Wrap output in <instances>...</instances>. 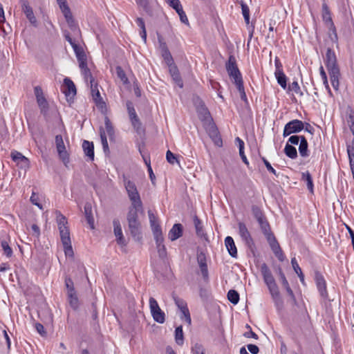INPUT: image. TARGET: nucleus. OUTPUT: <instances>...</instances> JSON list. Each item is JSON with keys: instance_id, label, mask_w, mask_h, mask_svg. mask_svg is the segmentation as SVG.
Here are the masks:
<instances>
[{"instance_id": "nucleus-49", "label": "nucleus", "mask_w": 354, "mask_h": 354, "mask_svg": "<svg viewBox=\"0 0 354 354\" xmlns=\"http://www.w3.org/2000/svg\"><path fill=\"white\" fill-rule=\"evenodd\" d=\"M64 35L66 40L68 41L69 42V44L71 45V46L73 47L75 53L82 48L81 46H80L79 45H77L75 43V41L72 39V37H71V35L68 32H65Z\"/></svg>"}, {"instance_id": "nucleus-16", "label": "nucleus", "mask_w": 354, "mask_h": 354, "mask_svg": "<svg viewBox=\"0 0 354 354\" xmlns=\"http://www.w3.org/2000/svg\"><path fill=\"white\" fill-rule=\"evenodd\" d=\"M196 259L202 276L204 280L206 281L209 278V272L207 266V259L205 254L202 251L198 252Z\"/></svg>"}, {"instance_id": "nucleus-50", "label": "nucleus", "mask_w": 354, "mask_h": 354, "mask_svg": "<svg viewBox=\"0 0 354 354\" xmlns=\"http://www.w3.org/2000/svg\"><path fill=\"white\" fill-rule=\"evenodd\" d=\"M126 106H127V111H128L130 120L138 116V115L136 112V110L134 109L133 104L131 101H127L126 102Z\"/></svg>"}, {"instance_id": "nucleus-7", "label": "nucleus", "mask_w": 354, "mask_h": 354, "mask_svg": "<svg viewBox=\"0 0 354 354\" xmlns=\"http://www.w3.org/2000/svg\"><path fill=\"white\" fill-rule=\"evenodd\" d=\"M324 61L328 73L339 70L335 53L330 48L327 49Z\"/></svg>"}, {"instance_id": "nucleus-25", "label": "nucleus", "mask_w": 354, "mask_h": 354, "mask_svg": "<svg viewBox=\"0 0 354 354\" xmlns=\"http://www.w3.org/2000/svg\"><path fill=\"white\" fill-rule=\"evenodd\" d=\"M169 71L172 77L173 80L175 83L180 87H183V82L180 77L179 71L176 65H171V66L169 67Z\"/></svg>"}, {"instance_id": "nucleus-14", "label": "nucleus", "mask_w": 354, "mask_h": 354, "mask_svg": "<svg viewBox=\"0 0 354 354\" xmlns=\"http://www.w3.org/2000/svg\"><path fill=\"white\" fill-rule=\"evenodd\" d=\"M267 241L268 242L272 251L277 257L279 261H283L285 259V256L276 237L274 236L271 238H269L267 239Z\"/></svg>"}, {"instance_id": "nucleus-2", "label": "nucleus", "mask_w": 354, "mask_h": 354, "mask_svg": "<svg viewBox=\"0 0 354 354\" xmlns=\"http://www.w3.org/2000/svg\"><path fill=\"white\" fill-rule=\"evenodd\" d=\"M142 212L143 207L129 209L127 215L129 232L136 241H140L142 239L141 223L138 218V213Z\"/></svg>"}, {"instance_id": "nucleus-59", "label": "nucleus", "mask_w": 354, "mask_h": 354, "mask_svg": "<svg viewBox=\"0 0 354 354\" xmlns=\"http://www.w3.org/2000/svg\"><path fill=\"white\" fill-rule=\"evenodd\" d=\"M236 86L240 93L241 99L245 102H247V96L243 86V82H239V84H236Z\"/></svg>"}, {"instance_id": "nucleus-21", "label": "nucleus", "mask_w": 354, "mask_h": 354, "mask_svg": "<svg viewBox=\"0 0 354 354\" xmlns=\"http://www.w3.org/2000/svg\"><path fill=\"white\" fill-rule=\"evenodd\" d=\"M322 19L323 21L329 26L330 30L336 31L334 23L332 20L330 9L325 2L322 4Z\"/></svg>"}, {"instance_id": "nucleus-63", "label": "nucleus", "mask_w": 354, "mask_h": 354, "mask_svg": "<svg viewBox=\"0 0 354 354\" xmlns=\"http://www.w3.org/2000/svg\"><path fill=\"white\" fill-rule=\"evenodd\" d=\"M288 88L289 90L293 91L295 93L299 94V95H303V93L301 91L299 84L297 81H294Z\"/></svg>"}, {"instance_id": "nucleus-42", "label": "nucleus", "mask_w": 354, "mask_h": 354, "mask_svg": "<svg viewBox=\"0 0 354 354\" xmlns=\"http://www.w3.org/2000/svg\"><path fill=\"white\" fill-rule=\"evenodd\" d=\"M130 121L131 122L133 127L138 133L140 134L141 133L144 132V129L142 127V122H140L138 116L132 118L131 120H130Z\"/></svg>"}, {"instance_id": "nucleus-9", "label": "nucleus", "mask_w": 354, "mask_h": 354, "mask_svg": "<svg viewBox=\"0 0 354 354\" xmlns=\"http://www.w3.org/2000/svg\"><path fill=\"white\" fill-rule=\"evenodd\" d=\"M304 128V124L301 120L295 119L288 122L283 129V136L286 137L292 133L300 132Z\"/></svg>"}, {"instance_id": "nucleus-48", "label": "nucleus", "mask_w": 354, "mask_h": 354, "mask_svg": "<svg viewBox=\"0 0 354 354\" xmlns=\"http://www.w3.org/2000/svg\"><path fill=\"white\" fill-rule=\"evenodd\" d=\"M116 73H117V76L119 79H120V80L124 84H127L129 83V80L125 74V72L124 71V70L122 68L121 66H117L116 68Z\"/></svg>"}, {"instance_id": "nucleus-40", "label": "nucleus", "mask_w": 354, "mask_h": 354, "mask_svg": "<svg viewBox=\"0 0 354 354\" xmlns=\"http://www.w3.org/2000/svg\"><path fill=\"white\" fill-rule=\"evenodd\" d=\"M136 22L138 25V27H140V36L142 38V39L144 40L145 42H146L147 41V32H146V28H145V21L144 20L140 18V17H138L136 20Z\"/></svg>"}, {"instance_id": "nucleus-6", "label": "nucleus", "mask_w": 354, "mask_h": 354, "mask_svg": "<svg viewBox=\"0 0 354 354\" xmlns=\"http://www.w3.org/2000/svg\"><path fill=\"white\" fill-rule=\"evenodd\" d=\"M149 308L153 319L158 323L163 324L165 321V314L153 297L149 298Z\"/></svg>"}, {"instance_id": "nucleus-29", "label": "nucleus", "mask_w": 354, "mask_h": 354, "mask_svg": "<svg viewBox=\"0 0 354 354\" xmlns=\"http://www.w3.org/2000/svg\"><path fill=\"white\" fill-rule=\"evenodd\" d=\"M75 55L78 60L79 66L81 69V71L88 68L87 66L86 56L84 50L82 48L80 50L76 51Z\"/></svg>"}, {"instance_id": "nucleus-34", "label": "nucleus", "mask_w": 354, "mask_h": 354, "mask_svg": "<svg viewBox=\"0 0 354 354\" xmlns=\"http://www.w3.org/2000/svg\"><path fill=\"white\" fill-rule=\"evenodd\" d=\"M285 154L291 159H295L297 157L296 148L292 145L287 143L284 148Z\"/></svg>"}, {"instance_id": "nucleus-52", "label": "nucleus", "mask_w": 354, "mask_h": 354, "mask_svg": "<svg viewBox=\"0 0 354 354\" xmlns=\"http://www.w3.org/2000/svg\"><path fill=\"white\" fill-rule=\"evenodd\" d=\"M161 55L163 59L165 60V63L168 66V67L171 66V65H175L174 62V59L169 51L165 52V53H162Z\"/></svg>"}, {"instance_id": "nucleus-23", "label": "nucleus", "mask_w": 354, "mask_h": 354, "mask_svg": "<svg viewBox=\"0 0 354 354\" xmlns=\"http://www.w3.org/2000/svg\"><path fill=\"white\" fill-rule=\"evenodd\" d=\"M183 232V225L180 223H176L169 230L168 237L171 241H176V239L182 236Z\"/></svg>"}, {"instance_id": "nucleus-22", "label": "nucleus", "mask_w": 354, "mask_h": 354, "mask_svg": "<svg viewBox=\"0 0 354 354\" xmlns=\"http://www.w3.org/2000/svg\"><path fill=\"white\" fill-rule=\"evenodd\" d=\"M199 102L196 105V111L201 120H212L210 113L207 108L205 105L204 102L201 100H198Z\"/></svg>"}, {"instance_id": "nucleus-64", "label": "nucleus", "mask_w": 354, "mask_h": 354, "mask_svg": "<svg viewBox=\"0 0 354 354\" xmlns=\"http://www.w3.org/2000/svg\"><path fill=\"white\" fill-rule=\"evenodd\" d=\"M176 12L179 15L180 20V21L182 23H183L185 24H189L188 19L187 17V15H186L185 12L183 10V8H180L179 10L176 11Z\"/></svg>"}, {"instance_id": "nucleus-39", "label": "nucleus", "mask_w": 354, "mask_h": 354, "mask_svg": "<svg viewBox=\"0 0 354 354\" xmlns=\"http://www.w3.org/2000/svg\"><path fill=\"white\" fill-rule=\"evenodd\" d=\"M68 295V301L69 302L70 306L73 308L76 309L79 305L78 298L76 294V291L73 292L67 293Z\"/></svg>"}, {"instance_id": "nucleus-58", "label": "nucleus", "mask_w": 354, "mask_h": 354, "mask_svg": "<svg viewBox=\"0 0 354 354\" xmlns=\"http://www.w3.org/2000/svg\"><path fill=\"white\" fill-rule=\"evenodd\" d=\"M205 352V348L201 344L195 343L192 346V353L193 354H198Z\"/></svg>"}, {"instance_id": "nucleus-45", "label": "nucleus", "mask_w": 354, "mask_h": 354, "mask_svg": "<svg viewBox=\"0 0 354 354\" xmlns=\"http://www.w3.org/2000/svg\"><path fill=\"white\" fill-rule=\"evenodd\" d=\"M227 299L233 304H237L239 301V294L235 290H230L227 292Z\"/></svg>"}, {"instance_id": "nucleus-43", "label": "nucleus", "mask_w": 354, "mask_h": 354, "mask_svg": "<svg viewBox=\"0 0 354 354\" xmlns=\"http://www.w3.org/2000/svg\"><path fill=\"white\" fill-rule=\"evenodd\" d=\"M252 212L253 216L257 219V222L259 221H261L266 218L263 212L261 211L260 207H259L257 205L252 206Z\"/></svg>"}, {"instance_id": "nucleus-61", "label": "nucleus", "mask_w": 354, "mask_h": 354, "mask_svg": "<svg viewBox=\"0 0 354 354\" xmlns=\"http://www.w3.org/2000/svg\"><path fill=\"white\" fill-rule=\"evenodd\" d=\"M60 9L62 11L66 21L73 19L71 10L68 6Z\"/></svg>"}, {"instance_id": "nucleus-51", "label": "nucleus", "mask_w": 354, "mask_h": 354, "mask_svg": "<svg viewBox=\"0 0 354 354\" xmlns=\"http://www.w3.org/2000/svg\"><path fill=\"white\" fill-rule=\"evenodd\" d=\"M100 138H101V142H102L104 151L106 152L109 151V145H108L106 133L103 129H100Z\"/></svg>"}, {"instance_id": "nucleus-55", "label": "nucleus", "mask_w": 354, "mask_h": 354, "mask_svg": "<svg viewBox=\"0 0 354 354\" xmlns=\"http://www.w3.org/2000/svg\"><path fill=\"white\" fill-rule=\"evenodd\" d=\"M65 286L67 289V293L75 292L73 281L70 277L65 278Z\"/></svg>"}, {"instance_id": "nucleus-18", "label": "nucleus", "mask_w": 354, "mask_h": 354, "mask_svg": "<svg viewBox=\"0 0 354 354\" xmlns=\"http://www.w3.org/2000/svg\"><path fill=\"white\" fill-rule=\"evenodd\" d=\"M148 216L150 223V226L153 236L162 234V229L158 222V217L155 215L151 209L148 210Z\"/></svg>"}, {"instance_id": "nucleus-35", "label": "nucleus", "mask_w": 354, "mask_h": 354, "mask_svg": "<svg viewBox=\"0 0 354 354\" xmlns=\"http://www.w3.org/2000/svg\"><path fill=\"white\" fill-rule=\"evenodd\" d=\"M0 245L3 250V254L8 258L12 256V250L9 245L6 239H0Z\"/></svg>"}, {"instance_id": "nucleus-20", "label": "nucleus", "mask_w": 354, "mask_h": 354, "mask_svg": "<svg viewBox=\"0 0 354 354\" xmlns=\"http://www.w3.org/2000/svg\"><path fill=\"white\" fill-rule=\"evenodd\" d=\"M22 3V10L26 15L30 23L35 26H37V19L34 15L32 8L29 6L27 0H21Z\"/></svg>"}, {"instance_id": "nucleus-10", "label": "nucleus", "mask_w": 354, "mask_h": 354, "mask_svg": "<svg viewBox=\"0 0 354 354\" xmlns=\"http://www.w3.org/2000/svg\"><path fill=\"white\" fill-rule=\"evenodd\" d=\"M34 92L36 97L37 102L40 109L41 113H42L44 115H46L49 106L44 95L42 88L39 86H37L34 88Z\"/></svg>"}, {"instance_id": "nucleus-3", "label": "nucleus", "mask_w": 354, "mask_h": 354, "mask_svg": "<svg viewBox=\"0 0 354 354\" xmlns=\"http://www.w3.org/2000/svg\"><path fill=\"white\" fill-rule=\"evenodd\" d=\"M122 178L124 185L131 201V205L129 209L142 208V202L135 183L128 179L125 175L122 176Z\"/></svg>"}, {"instance_id": "nucleus-17", "label": "nucleus", "mask_w": 354, "mask_h": 354, "mask_svg": "<svg viewBox=\"0 0 354 354\" xmlns=\"http://www.w3.org/2000/svg\"><path fill=\"white\" fill-rule=\"evenodd\" d=\"M113 232H114V234L116 237L117 243L122 246L127 245V242L123 236L122 227H121V224H120L119 219L118 218L113 219Z\"/></svg>"}, {"instance_id": "nucleus-26", "label": "nucleus", "mask_w": 354, "mask_h": 354, "mask_svg": "<svg viewBox=\"0 0 354 354\" xmlns=\"http://www.w3.org/2000/svg\"><path fill=\"white\" fill-rule=\"evenodd\" d=\"M258 223L260 226L262 233L264 234L266 239L274 236L272 232L271 231L270 225L266 218L258 221Z\"/></svg>"}, {"instance_id": "nucleus-36", "label": "nucleus", "mask_w": 354, "mask_h": 354, "mask_svg": "<svg viewBox=\"0 0 354 354\" xmlns=\"http://www.w3.org/2000/svg\"><path fill=\"white\" fill-rule=\"evenodd\" d=\"M194 223L196 228V234L201 237H205V233L203 228V225L201 220L197 216L194 217Z\"/></svg>"}, {"instance_id": "nucleus-60", "label": "nucleus", "mask_w": 354, "mask_h": 354, "mask_svg": "<svg viewBox=\"0 0 354 354\" xmlns=\"http://www.w3.org/2000/svg\"><path fill=\"white\" fill-rule=\"evenodd\" d=\"M261 160L269 172L273 174L276 176H279V174L277 173L276 170L272 167L270 163L267 160L266 158L261 157Z\"/></svg>"}, {"instance_id": "nucleus-38", "label": "nucleus", "mask_w": 354, "mask_h": 354, "mask_svg": "<svg viewBox=\"0 0 354 354\" xmlns=\"http://www.w3.org/2000/svg\"><path fill=\"white\" fill-rule=\"evenodd\" d=\"M90 87L93 100L95 101L96 103L100 102L102 99L100 96V91L97 88V84L95 82L94 83H93V85L92 84H90Z\"/></svg>"}, {"instance_id": "nucleus-37", "label": "nucleus", "mask_w": 354, "mask_h": 354, "mask_svg": "<svg viewBox=\"0 0 354 354\" xmlns=\"http://www.w3.org/2000/svg\"><path fill=\"white\" fill-rule=\"evenodd\" d=\"M277 83L283 88H287V77L283 72L274 73Z\"/></svg>"}, {"instance_id": "nucleus-15", "label": "nucleus", "mask_w": 354, "mask_h": 354, "mask_svg": "<svg viewBox=\"0 0 354 354\" xmlns=\"http://www.w3.org/2000/svg\"><path fill=\"white\" fill-rule=\"evenodd\" d=\"M173 299L174 300V302L176 305L178 306L182 314L184 315L185 318V321L190 324H191V317L190 313L189 311V309L187 306V303L185 301H184L183 299L176 296L173 295Z\"/></svg>"}, {"instance_id": "nucleus-57", "label": "nucleus", "mask_w": 354, "mask_h": 354, "mask_svg": "<svg viewBox=\"0 0 354 354\" xmlns=\"http://www.w3.org/2000/svg\"><path fill=\"white\" fill-rule=\"evenodd\" d=\"M166 158L168 162L171 165H174L175 162L179 163L176 156L169 150H168L166 153Z\"/></svg>"}, {"instance_id": "nucleus-47", "label": "nucleus", "mask_w": 354, "mask_h": 354, "mask_svg": "<svg viewBox=\"0 0 354 354\" xmlns=\"http://www.w3.org/2000/svg\"><path fill=\"white\" fill-rule=\"evenodd\" d=\"M104 124H105L106 131L108 136H109L110 139H112L114 136V129H113L112 124L108 117H105Z\"/></svg>"}, {"instance_id": "nucleus-4", "label": "nucleus", "mask_w": 354, "mask_h": 354, "mask_svg": "<svg viewBox=\"0 0 354 354\" xmlns=\"http://www.w3.org/2000/svg\"><path fill=\"white\" fill-rule=\"evenodd\" d=\"M226 70L229 76L234 79V83L236 85L239 82H243L241 73L238 68L236 59L233 55L229 57L226 63Z\"/></svg>"}, {"instance_id": "nucleus-53", "label": "nucleus", "mask_w": 354, "mask_h": 354, "mask_svg": "<svg viewBox=\"0 0 354 354\" xmlns=\"http://www.w3.org/2000/svg\"><path fill=\"white\" fill-rule=\"evenodd\" d=\"M71 30L73 32L74 35H78L80 32V28L74 19L66 21Z\"/></svg>"}, {"instance_id": "nucleus-56", "label": "nucleus", "mask_w": 354, "mask_h": 354, "mask_svg": "<svg viewBox=\"0 0 354 354\" xmlns=\"http://www.w3.org/2000/svg\"><path fill=\"white\" fill-rule=\"evenodd\" d=\"M82 75H84V77L86 82L89 80L90 84L95 82V80L91 73V71L89 68H86L82 71Z\"/></svg>"}, {"instance_id": "nucleus-41", "label": "nucleus", "mask_w": 354, "mask_h": 354, "mask_svg": "<svg viewBox=\"0 0 354 354\" xmlns=\"http://www.w3.org/2000/svg\"><path fill=\"white\" fill-rule=\"evenodd\" d=\"M302 180L306 182L308 189L313 193V178L310 174L308 171L302 174Z\"/></svg>"}, {"instance_id": "nucleus-11", "label": "nucleus", "mask_w": 354, "mask_h": 354, "mask_svg": "<svg viewBox=\"0 0 354 354\" xmlns=\"http://www.w3.org/2000/svg\"><path fill=\"white\" fill-rule=\"evenodd\" d=\"M315 280L321 297L326 299L328 297L326 283L324 276L320 272L316 271L315 272Z\"/></svg>"}, {"instance_id": "nucleus-24", "label": "nucleus", "mask_w": 354, "mask_h": 354, "mask_svg": "<svg viewBox=\"0 0 354 354\" xmlns=\"http://www.w3.org/2000/svg\"><path fill=\"white\" fill-rule=\"evenodd\" d=\"M225 245L229 252V254L233 257H237V249L236 245L234 243V239L232 237L228 236L225 239Z\"/></svg>"}, {"instance_id": "nucleus-30", "label": "nucleus", "mask_w": 354, "mask_h": 354, "mask_svg": "<svg viewBox=\"0 0 354 354\" xmlns=\"http://www.w3.org/2000/svg\"><path fill=\"white\" fill-rule=\"evenodd\" d=\"M299 152L300 156L303 158L309 156L308 144L306 138L304 136H301V140L299 146Z\"/></svg>"}, {"instance_id": "nucleus-44", "label": "nucleus", "mask_w": 354, "mask_h": 354, "mask_svg": "<svg viewBox=\"0 0 354 354\" xmlns=\"http://www.w3.org/2000/svg\"><path fill=\"white\" fill-rule=\"evenodd\" d=\"M175 340L177 344L178 345H183V340H184V336H183V327L181 326L177 327L175 330Z\"/></svg>"}, {"instance_id": "nucleus-1", "label": "nucleus", "mask_w": 354, "mask_h": 354, "mask_svg": "<svg viewBox=\"0 0 354 354\" xmlns=\"http://www.w3.org/2000/svg\"><path fill=\"white\" fill-rule=\"evenodd\" d=\"M260 270L263 281L266 286H268V288L272 296V299L274 301L276 304H278L279 302L281 303L278 286L277 285L275 279L268 265L266 263H263L261 265Z\"/></svg>"}, {"instance_id": "nucleus-19", "label": "nucleus", "mask_w": 354, "mask_h": 354, "mask_svg": "<svg viewBox=\"0 0 354 354\" xmlns=\"http://www.w3.org/2000/svg\"><path fill=\"white\" fill-rule=\"evenodd\" d=\"M156 241V248L158 250V256L160 259H165L167 258V253L165 245L163 243L164 238L162 234L153 236Z\"/></svg>"}, {"instance_id": "nucleus-28", "label": "nucleus", "mask_w": 354, "mask_h": 354, "mask_svg": "<svg viewBox=\"0 0 354 354\" xmlns=\"http://www.w3.org/2000/svg\"><path fill=\"white\" fill-rule=\"evenodd\" d=\"M82 148L85 155L90 160H94V145L92 142L84 140L82 143Z\"/></svg>"}, {"instance_id": "nucleus-27", "label": "nucleus", "mask_w": 354, "mask_h": 354, "mask_svg": "<svg viewBox=\"0 0 354 354\" xmlns=\"http://www.w3.org/2000/svg\"><path fill=\"white\" fill-rule=\"evenodd\" d=\"M64 93L66 96H69L72 95L73 96L76 94V88L72 80H71L69 78L66 77L64 80Z\"/></svg>"}, {"instance_id": "nucleus-5", "label": "nucleus", "mask_w": 354, "mask_h": 354, "mask_svg": "<svg viewBox=\"0 0 354 354\" xmlns=\"http://www.w3.org/2000/svg\"><path fill=\"white\" fill-rule=\"evenodd\" d=\"M239 234L248 248L252 252H254L255 243L245 223L240 222L238 224Z\"/></svg>"}, {"instance_id": "nucleus-13", "label": "nucleus", "mask_w": 354, "mask_h": 354, "mask_svg": "<svg viewBox=\"0 0 354 354\" xmlns=\"http://www.w3.org/2000/svg\"><path fill=\"white\" fill-rule=\"evenodd\" d=\"M10 156L14 162H15L19 167L26 169L29 167L30 161L28 158L25 157L21 153L13 151L11 152Z\"/></svg>"}, {"instance_id": "nucleus-32", "label": "nucleus", "mask_w": 354, "mask_h": 354, "mask_svg": "<svg viewBox=\"0 0 354 354\" xmlns=\"http://www.w3.org/2000/svg\"><path fill=\"white\" fill-rule=\"evenodd\" d=\"M331 84L335 90H338L339 86L340 70L328 73Z\"/></svg>"}, {"instance_id": "nucleus-12", "label": "nucleus", "mask_w": 354, "mask_h": 354, "mask_svg": "<svg viewBox=\"0 0 354 354\" xmlns=\"http://www.w3.org/2000/svg\"><path fill=\"white\" fill-rule=\"evenodd\" d=\"M55 145L59 158L64 162H68L69 156L66 150L64 140L61 135H57L55 136Z\"/></svg>"}, {"instance_id": "nucleus-31", "label": "nucleus", "mask_w": 354, "mask_h": 354, "mask_svg": "<svg viewBox=\"0 0 354 354\" xmlns=\"http://www.w3.org/2000/svg\"><path fill=\"white\" fill-rule=\"evenodd\" d=\"M84 214L87 223L92 229L94 228V218L92 215V208L90 203H87L84 205Z\"/></svg>"}, {"instance_id": "nucleus-33", "label": "nucleus", "mask_w": 354, "mask_h": 354, "mask_svg": "<svg viewBox=\"0 0 354 354\" xmlns=\"http://www.w3.org/2000/svg\"><path fill=\"white\" fill-rule=\"evenodd\" d=\"M55 214L58 229L61 230L68 228V221L66 218L63 214H62V213L59 211H56Z\"/></svg>"}, {"instance_id": "nucleus-8", "label": "nucleus", "mask_w": 354, "mask_h": 354, "mask_svg": "<svg viewBox=\"0 0 354 354\" xmlns=\"http://www.w3.org/2000/svg\"><path fill=\"white\" fill-rule=\"evenodd\" d=\"M59 231L66 256L73 257V250L71 245V241L68 227L59 230Z\"/></svg>"}, {"instance_id": "nucleus-54", "label": "nucleus", "mask_w": 354, "mask_h": 354, "mask_svg": "<svg viewBox=\"0 0 354 354\" xmlns=\"http://www.w3.org/2000/svg\"><path fill=\"white\" fill-rule=\"evenodd\" d=\"M166 3L176 11L183 8L179 0H165Z\"/></svg>"}, {"instance_id": "nucleus-62", "label": "nucleus", "mask_w": 354, "mask_h": 354, "mask_svg": "<svg viewBox=\"0 0 354 354\" xmlns=\"http://www.w3.org/2000/svg\"><path fill=\"white\" fill-rule=\"evenodd\" d=\"M158 43H159V47L161 51V55L162 53H165V52L169 51L166 43L163 41V39L161 36H158Z\"/></svg>"}, {"instance_id": "nucleus-46", "label": "nucleus", "mask_w": 354, "mask_h": 354, "mask_svg": "<svg viewBox=\"0 0 354 354\" xmlns=\"http://www.w3.org/2000/svg\"><path fill=\"white\" fill-rule=\"evenodd\" d=\"M210 136L214 138L215 144L219 147L222 146V139L218 136V132L215 127H212L209 132Z\"/></svg>"}]
</instances>
